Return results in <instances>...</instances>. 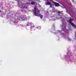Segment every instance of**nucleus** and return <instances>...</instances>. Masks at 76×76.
<instances>
[{"label":"nucleus","mask_w":76,"mask_h":76,"mask_svg":"<svg viewBox=\"0 0 76 76\" xmlns=\"http://www.w3.org/2000/svg\"><path fill=\"white\" fill-rule=\"evenodd\" d=\"M36 9L37 7H35L34 8V10H33V12H34V15H35V16H40L41 19H42L43 16L42 15L40 16V15L39 14V11H37Z\"/></svg>","instance_id":"nucleus-1"},{"label":"nucleus","mask_w":76,"mask_h":76,"mask_svg":"<svg viewBox=\"0 0 76 76\" xmlns=\"http://www.w3.org/2000/svg\"><path fill=\"white\" fill-rule=\"evenodd\" d=\"M73 20V19L70 18V19H69V23H70L71 25L72 26H73L74 27H75V28H76V26H75V25L74 23H73V22H72V21Z\"/></svg>","instance_id":"nucleus-2"},{"label":"nucleus","mask_w":76,"mask_h":76,"mask_svg":"<svg viewBox=\"0 0 76 76\" xmlns=\"http://www.w3.org/2000/svg\"><path fill=\"white\" fill-rule=\"evenodd\" d=\"M52 20L53 21H54L57 18V16H56V15H54L53 17H52Z\"/></svg>","instance_id":"nucleus-3"},{"label":"nucleus","mask_w":76,"mask_h":76,"mask_svg":"<svg viewBox=\"0 0 76 76\" xmlns=\"http://www.w3.org/2000/svg\"><path fill=\"white\" fill-rule=\"evenodd\" d=\"M45 4L46 5H50V7H52V6H53L52 5H51V4L49 2L46 3Z\"/></svg>","instance_id":"nucleus-4"},{"label":"nucleus","mask_w":76,"mask_h":76,"mask_svg":"<svg viewBox=\"0 0 76 76\" xmlns=\"http://www.w3.org/2000/svg\"><path fill=\"white\" fill-rule=\"evenodd\" d=\"M21 19L22 20H23V21L25 20H26V17H23L21 18Z\"/></svg>","instance_id":"nucleus-5"},{"label":"nucleus","mask_w":76,"mask_h":76,"mask_svg":"<svg viewBox=\"0 0 76 76\" xmlns=\"http://www.w3.org/2000/svg\"><path fill=\"white\" fill-rule=\"evenodd\" d=\"M55 5L56 6L58 7V6H60V4H59L57 3L56 2L55 3Z\"/></svg>","instance_id":"nucleus-6"},{"label":"nucleus","mask_w":76,"mask_h":76,"mask_svg":"<svg viewBox=\"0 0 76 76\" xmlns=\"http://www.w3.org/2000/svg\"><path fill=\"white\" fill-rule=\"evenodd\" d=\"M30 25L31 26V28H34V24L30 23Z\"/></svg>","instance_id":"nucleus-7"},{"label":"nucleus","mask_w":76,"mask_h":76,"mask_svg":"<svg viewBox=\"0 0 76 76\" xmlns=\"http://www.w3.org/2000/svg\"><path fill=\"white\" fill-rule=\"evenodd\" d=\"M25 5H22V8H25V9L27 8V7H25Z\"/></svg>","instance_id":"nucleus-8"},{"label":"nucleus","mask_w":76,"mask_h":76,"mask_svg":"<svg viewBox=\"0 0 76 76\" xmlns=\"http://www.w3.org/2000/svg\"><path fill=\"white\" fill-rule=\"evenodd\" d=\"M36 28H37V29H41V27L38 26H37L36 27Z\"/></svg>","instance_id":"nucleus-9"},{"label":"nucleus","mask_w":76,"mask_h":76,"mask_svg":"<svg viewBox=\"0 0 76 76\" xmlns=\"http://www.w3.org/2000/svg\"><path fill=\"white\" fill-rule=\"evenodd\" d=\"M31 4H35V2L34 1H32V2L31 3Z\"/></svg>","instance_id":"nucleus-10"},{"label":"nucleus","mask_w":76,"mask_h":76,"mask_svg":"<svg viewBox=\"0 0 76 76\" xmlns=\"http://www.w3.org/2000/svg\"><path fill=\"white\" fill-rule=\"evenodd\" d=\"M58 13H59V15H60V14H61V13H60V11H58Z\"/></svg>","instance_id":"nucleus-11"},{"label":"nucleus","mask_w":76,"mask_h":76,"mask_svg":"<svg viewBox=\"0 0 76 76\" xmlns=\"http://www.w3.org/2000/svg\"><path fill=\"white\" fill-rule=\"evenodd\" d=\"M68 40L69 41H71V40H70V39L69 38H68Z\"/></svg>","instance_id":"nucleus-12"},{"label":"nucleus","mask_w":76,"mask_h":76,"mask_svg":"<svg viewBox=\"0 0 76 76\" xmlns=\"http://www.w3.org/2000/svg\"><path fill=\"white\" fill-rule=\"evenodd\" d=\"M58 16H60V17H61V16H61V15H58Z\"/></svg>","instance_id":"nucleus-13"},{"label":"nucleus","mask_w":76,"mask_h":76,"mask_svg":"<svg viewBox=\"0 0 76 76\" xmlns=\"http://www.w3.org/2000/svg\"><path fill=\"white\" fill-rule=\"evenodd\" d=\"M72 1H73V0H72Z\"/></svg>","instance_id":"nucleus-14"},{"label":"nucleus","mask_w":76,"mask_h":76,"mask_svg":"<svg viewBox=\"0 0 76 76\" xmlns=\"http://www.w3.org/2000/svg\"><path fill=\"white\" fill-rule=\"evenodd\" d=\"M0 12H1V11H0Z\"/></svg>","instance_id":"nucleus-15"},{"label":"nucleus","mask_w":76,"mask_h":76,"mask_svg":"<svg viewBox=\"0 0 76 76\" xmlns=\"http://www.w3.org/2000/svg\"><path fill=\"white\" fill-rule=\"evenodd\" d=\"M1 15V16H2V15Z\"/></svg>","instance_id":"nucleus-16"},{"label":"nucleus","mask_w":76,"mask_h":76,"mask_svg":"<svg viewBox=\"0 0 76 76\" xmlns=\"http://www.w3.org/2000/svg\"><path fill=\"white\" fill-rule=\"evenodd\" d=\"M32 0H30L31 1H32Z\"/></svg>","instance_id":"nucleus-17"},{"label":"nucleus","mask_w":76,"mask_h":76,"mask_svg":"<svg viewBox=\"0 0 76 76\" xmlns=\"http://www.w3.org/2000/svg\"><path fill=\"white\" fill-rule=\"evenodd\" d=\"M47 0V1H48V0Z\"/></svg>","instance_id":"nucleus-18"},{"label":"nucleus","mask_w":76,"mask_h":76,"mask_svg":"<svg viewBox=\"0 0 76 76\" xmlns=\"http://www.w3.org/2000/svg\"><path fill=\"white\" fill-rule=\"evenodd\" d=\"M28 25L29 26V24H28Z\"/></svg>","instance_id":"nucleus-19"}]
</instances>
